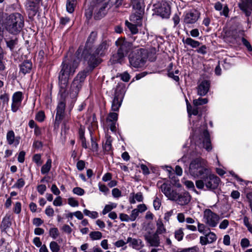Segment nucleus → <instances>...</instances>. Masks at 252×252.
I'll use <instances>...</instances> for the list:
<instances>
[{
    "label": "nucleus",
    "mask_w": 252,
    "mask_h": 252,
    "mask_svg": "<svg viewBox=\"0 0 252 252\" xmlns=\"http://www.w3.org/2000/svg\"><path fill=\"white\" fill-rule=\"evenodd\" d=\"M3 55L1 50H0V71H3L5 68L4 63L3 61Z\"/></svg>",
    "instance_id": "864d4df0"
},
{
    "label": "nucleus",
    "mask_w": 252,
    "mask_h": 252,
    "mask_svg": "<svg viewBox=\"0 0 252 252\" xmlns=\"http://www.w3.org/2000/svg\"><path fill=\"white\" fill-rule=\"evenodd\" d=\"M242 42L243 45H245L247 47V48L249 51H250V52L252 51V47L250 43L246 39L243 37L242 38Z\"/></svg>",
    "instance_id": "8fccbe9b"
},
{
    "label": "nucleus",
    "mask_w": 252,
    "mask_h": 252,
    "mask_svg": "<svg viewBox=\"0 0 252 252\" xmlns=\"http://www.w3.org/2000/svg\"><path fill=\"white\" fill-rule=\"evenodd\" d=\"M126 56L124 53L118 50L116 53L112 56L110 61L112 63H122Z\"/></svg>",
    "instance_id": "393cba45"
},
{
    "label": "nucleus",
    "mask_w": 252,
    "mask_h": 252,
    "mask_svg": "<svg viewBox=\"0 0 252 252\" xmlns=\"http://www.w3.org/2000/svg\"><path fill=\"white\" fill-rule=\"evenodd\" d=\"M228 224V220H224L220 222L219 225V227L220 229H224L227 227Z\"/></svg>",
    "instance_id": "680f3d73"
},
{
    "label": "nucleus",
    "mask_w": 252,
    "mask_h": 252,
    "mask_svg": "<svg viewBox=\"0 0 252 252\" xmlns=\"http://www.w3.org/2000/svg\"><path fill=\"white\" fill-rule=\"evenodd\" d=\"M123 97L124 95L122 93H119L117 91H116L111 105V110L112 111L115 112L119 110Z\"/></svg>",
    "instance_id": "4468645a"
},
{
    "label": "nucleus",
    "mask_w": 252,
    "mask_h": 252,
    "mask_svg": "<svg viewBox=\"0 0 252 252\" xmlns=\"http://www.w3.org/2000/svg\"><path fill=\"white\" fill-rule=\"evenodd\" d=\"M82 58L87 62L91 70L94 69L101 62V60L98 56L95 54L93 50H83L81 54Z\"/></svg>",
    "instance_id": "0eeeda50"
},
{
    "label": "nucleus",
    "mask_w": 252,
    "mask_h": 252,
    "mask_svg": "<svg viewBox=\"0 0 252 252\" xmlns=\"http://www.w3.org/2000/svg\"><path fill=\"white\" fill-rule=\"evenodd\" d=\"M126 243H129V247L137 250H140L144 246L141 239L132 238L130 237L127 238Z\"/></svg>",
    "instance_id": "6ab92c4d"
},
{
    "label": "nucleus",
    "mask_w": 252,
    "mask_h": 252,
    "mask_svg": "<svg viewBox=\"0 0 252 252\" xmlns=\"http://www.w3.org/2000/svg\"><path fill=\"white\" fill-rule=\"evenodd\" d=\"M112 194L113 196L115 198H118L122 196L121 190L117 188H114L112 189Z\"/></svg>",
    "instance_id": "de8ad7c7"
},
{
    "label": "nucleus",
    "mask_w": 252,
    "mask_h": 252,
    "mask_svg": "<svg viewBox=\"0 0 252 252\" xmlns=\"http://www.w3.org/2000/svg\"><path fill=\"white\" fill-rule=\"evenodd\" d=\"M23 95L21 92L15 93L12 96V101L21 103Z\"/></svg>",
    "instance_id": "f704fd0d"
},
{
    "label": "nucleus",
    "mask_w": 252,
    "mask_h": 252,
    "mask_svg": "<svg viewBox=\"0 0 252 252\" xmlns=\"http://www.w3.org/2000/svg\"><path fill=\"white\" fill-rule=\"evenodd\" d=\"M143 13L144 11L140 10L134 11V13L131 14L130 16V20L136 24H140Z\"/></svg>",
    "instance_id": "bb28decb"
},
{
    "label": "nucleus",
    "mask_w": 252,
    "mask_h": 252,
    "mask_svg": "<svg viewBox=\"0 0 252 252\" xmlns=\"http://www.w3.org/2000/svg\"><path fill=\"white\" fill-rule=\"evenodd\" d=\"M85 162L83 160H80L77 162L76 166L77 169L81 171L84 169L85 167Z\"/></svg>",
    "instance_id": "69168bd1"
},
{
    "label": "nucleus",
    "mask_w": 252,
    "mask_h": 252,
    "mask_svg": "<svg viewBox=\"0 0 252 252\" xmlns=\"http://www.w3.org/2000/svg\"><path fill=\"white\" fill-rule=\"evenodd\" d=\"M112 140L110 136H106V141L103 146V150L107 152H110L112 150Z\"/></svg>",
    "instance_id": "7c9ffc66"
},
{
    "label": "nucleus",
    "mask_w": 252,
    "mask_h": 252,
    "mask_svg": "<svg viewBox=\"0 0 252 252\" xmlns=\"http://www.w3.org/2000/svg\"><path fill=\"white\" fill-rule=\"evenodd\" d=\"M76 4V0H67L66 8L68 12L72 13L74 11V7Z\"/></svg>",
    "instance_id": "2f4dec72"
},
{
    "label": "nucleus",
    "mask_w": 252,
    "mask_h": 252,
    "mask_svg": "<svg viewBox=\"0 0 252 252\" xmlns=\"http://www.w3.org/2000/svg\"><path fill=\"white\" fill-rule=\"evenodd\" d=\"M199 17V14L197 11H191L186 14L184 22L187 24H192L197 21Z\"/></svg>",
    "instance_id": "aec40b11"
},
{
    "label": "nucleus",
    "mask_w": 252,
    "mask_h": 252,
    "mask_svg": "<svg viewBox=\"0 0 252 252\" xmlns=\"http://www.w3.org/2000/svg\"><path fill=\"white\" fill-rule=\"evenodd\" d=\"M0 99L2 101L3 106H4L5 105H8L9 97L7 94H3L1 95L0 96Z\"/></svg>",
    "instance_id": "09e8293b"
},
{
    "label": "nucleus",
    "mask_w": 252,
    "mask_h": 252,
    "mask_svg": "<svg viewBox=\"0 0 252 252\" xmlns=\"http://www.w3.org/2000/svg\"><path fill=\"white\" fill-rule=\"evenodd\" d=\"M50 249L52 252H58L60 250V246L55 241H52L50 244Z\"/></svg>",
    "instance_id": "37998d69"
},
{
    "label": "nucleus",
    "mask_w": 252,
    "mask_h": 252,
    "mask_svg": "<svg viewBox=\"0 0 252 252\" xmlns=\"http://www.w3.org/2000/svg\"><path fill=\"white\" fill-rule=\"evenodd\" d=\"M41 0H28L27 9L30 17H33L36 14L38 9V3Z\"/></svg>",
    "instance_id": "2eb2a0df"
},
{
    "label": "nucleus",
    "mask_w": 252,
    "mask_h": 252,
    "mask_svg": "<svg viewBox=\"0 0 252 252\" xmlns=\"http://www.w3.org/2000/svg\"><path fill=\"white\" fill-rule=\"evenodd\" d=\"M250 245V241L247 238H243L241 241V246L243 248H246L249 247Z\"/></svg>",
    "instance_id": "774afa93"
},
{
    "label": "nucleus",
    "mask_w": 252,
    "mask_h": 252,
    "mask_svg": "<svg viewBox=\"0 0 252 252\" xmlns=\"http://www.w3.org/2000/svg\"><path fill=\"white\" fill-rule=\"evenodd\" d=\"M184 233L183 229L182 228L176 230L174 233L175 238L178 241H180L183 239Z\"/></svg>",
    "instance_id": "4c0bfd02"
},
{
    "label": "nucleus",
    "mask_w": 252,
    "mask_h": 252,
    "mask_svg": "<svg viewBox=\"0 0 252 252\" xmlns=\"http://www.w3.org/2000/svg\"><path fill=\"white\" fill-rule=\"evenodd\" d=\"M171 200L175 201L177 204L183 206L188 204L190 201L191 196L188 192L185 191L177 193L176 191L174 195L172 197Z\"/></svg>",
    "instance_id": "9d476101"
},
{
    "label": "nucleus",
    "mask_w": 252,
    "mask_h": 252,
    "mask_svg": "<svg viewBox=\"0 0 252 252\" xmlns=\"http://www.w3.org/2000/svg\"><path fill=\"white\" fill-rule=\"evenodd\" d=\"M130 5L134 11H144V3L143 0H130Z\"/></svg>",
    "instance_id": "a878e982"
},
{
    "label": "nucleus",
    "mask_w": 252,
    "mask_h": 252,
    "mask_svg": "<svg viewBox=\"0 0 252 252\" xmlns=\"http://www.w3.org/2000/svg\"><path fill=\"white\" fill-rule=\"evenodd\" d=\"M6 43L7 46L10 48L11 50H12L16 45L17 44V39L15 38L14 39H11L9 40H6Z\"/></svg>",
    "instance_id": "79ce46f5"
},
{
    "label": "nucleus",
    "mask_w": 252,
    "mask_h": 252,
    "mask_svg": "<svg viewBox=\"0 0 252 252\" xmlns=\"http://www.w3.org/2000/svg\"><path fill=\"white\" fill-rule=\"evenodd\" d=\"M79 57L75 59L74 57H65L61 66L58 79L60 88L63 90L66 89L70 76H72L79 64Z\"/></svg>",
    "instance_id": "f03ea898"
},
{
    "label": "nucleus",
    "mask_w": 252,
    "mask_h": 252,
    "mask_svg": "<svg viewBox=\"0 0 252 252\" xmlns=\"http://www.w3.org/2000/svg\"><path fill=\"white\" fill-rule=\"evenodd\" d=\"M37 190L41 194H43L46 190V187L45 185H40L37 186Z\"/></svg>",
    "instance_id": "338daca9"
},
{
    "label": "nucleus",
    "mask_w": 252,
    "mask_h": 252,
    "mask_svg": "<svg viewBox=\"0 0 252 252\" xmlns=\"http://www.w3.org/2000/svg\"><path fill=\"white\" fill-rule=\"evenodd\" d=\"M21 211V203L17 202L15 203L13 208V211L17 214H19Z\"/></svg>",
    "instance_id": "13d9d810"
},
{
    "label": "nucleus",
    "mask_w": 252,
    "mask_h": 252,
    "mask_svg": "<svg viewBox=\"0 0 252 252\" xmlns=\"http://www.w3.org/2000/svg\"><path fill=\"white\" fill-rule=\"evenodd\" d=\"M139 210L137 209H134L132 211L131 214L130 215V221H134L136 220V218L139 215Z\"/></svg>",
    "instance_id": "49530a36"
},
{
    "label": "nucleus",
    "mask_w": 252,
    "mask_h": 252,
    "mask_svg": "<svg viewBox=\"0 0 252 252\" xmlns=\"http://www.w3.org/2000/svg\"><path fill=\"white\" fill-rule=\"evenodd\" d=\"M156 14L162 18H168L170 15V8L167 4H163L161 6L157 8Z\"/></svg>",
    "instance_id": "a211bd4d"
},
{
    "label": "nucleus",
    "mask_w": 252,
    "mask_h": 252,
    "mask_svg": "<svg viewBox=\"0 0 252 252\" xmlns=\"http://www.w3.org/2000/svg\"><path fill=\"white\" fill-rule=\"evenodd\" d=\"M90 238L93 240H99L102 237V233L99 231H92L90 233Z\"/></svg>",
    "instance_id": "58836bf2"
},
{
    "label": "nucleus",
    "mask_w": 252,
    "mask_h": 252,
    "mask_svg": "<svg viewBox=\"0 0 252 252\" xmlns=\"http://www.w3.org/2000/svg\"><path fill=\"white\" fill-rule=\"evenodd\" d=\"M120 219L122 221H130V217L126 214L121 213L120 215Z\"/></svg>",
    "instance_id": "0e129e2a"
},
{
    "label": "nucleus",
    "mask_w": 252,
    "mask_h": 252,
    "mask_svg": "<svg viewBox=\"0 0 252 252\" xmlns=\"http://www.w3.org/2000/svg\"><path fill=\"white\" fill-rule=\"evenodd\" d=\"M111 5L109 2L97 3L94 6V18L99 20L103 17L107 13Z\"/></svg>",
    "instance_id": "1a4fd4ad"
},
{
    "label": "nucleus",
    "mask_w": 252,
    "mask_h": 252,
    "mask_svg": "<svg viewBox=\"0 0 252 252\" xmlns=\"http://www.w3.org/2000/svg\"><path fill=\"white\" fill-rule=\"evenodd\" d=\"M21 103L12 101L11 104V110L13 112H16L20 107Z\"/></svg>",
    "instance_id": "4d7b16f0"
},
{
    "label": "nucleus",
    "mask_w": 252,
    "mask_h": 252,
    "mask_svg": "<svg viewBox=\"0 0 252 252\" xmlns=\"http://www.w3.org/2000/svg\"><path fill=\"white\" fill-rule=\"evenodd\" d=\"M160 189L161 191L170 200H172V196L174 195L176 191V190H172L170 185L166 183L163 184L161 186Z\"/></svg>",
    "instance_id": "5701e85b"
},
{
    "label": "nucleus",
    "mask_w": 252,
    "mask_h": 252,
    "mask_svg": "<svg viewBox=\"0 0 252 252\" xmlns=\"http://www.w3.org/2000/svg\"><path fill=\"white\" fill-rule=\"evenodd\" d=\"M73 192L74 194H77L78 195H82L84 194L85 191L84 190L79 187H76L73 189Z\"/></svg>",
    "instance_id": "603ef678"
},
{
    "label": "nucleus",
    "mask_w": 252,
    "mask_h": 252,
    "mask_svg": "<svg viewBox=\"0 0 252 252\" xmlns=\"http://www.w3.org/2000/svg\"><path fill=\"white\" fill-rule=\"evenodd\" d=\"M97 32H92L88 37L84 50H93V47L97 39Z\"/></svg>",
    "instance_id": "f3484780"
},
{
    "label": "nucleus",
    "mask_w": 252,
    "mask_h": 252,
    "mask_svg": "<svg viewBox=\"0 0 252 252\" xmlns=\"http://www.w3.org/2000/svg\"><path fill=\"white\" fill-rule=\"evenodd\" d=\"M220 182V179L209 170L200 179L196 181L195 185L198 189H203L205 187L212 190L218 188Z\"/></svg>",
    "instance_id": "20e7f679"
},
{
    "label": "nucleus",
    "mask_w": 252,
    "mask_h": 252,
    "mask_svg": "<svg viewBox=\"0 0 252 252\" xmlns=\"http://www.w3.org/2000/svg\"><path fill=\"white\" fill-rule=\"evenodd\" d=\"M116 207V205L114 204L105 205L104 208L102 211V214L103 215L106 214L107 213L110 212L113 208H115Z\"/></svg>",
    "instance_id": "a18cd8bd"
},
{
    "label": "nucleus",
    "mask_w": 252,
    "mask_h": 252,
    "mask_svg": "<svg viewBox=\"0 0 252 252\" xmlns=\"http://www.w3.org/2000/svg\"><path fill=\"white\" fill-rule=\"evenodd\" d=\"M49 234L50 236H51L54 239H56L59 235V231L58 228L55 227L50 228Z\"/></svg>",
    "instance_id": "c03bdc74"
},
{
    "label": "nucleus",
    "mask_w": 252,
    "mask_h": 252,
    "mask_svg": "<svg viewBox=\"0 0 252 252\" xmlns=\"http://www.w3.org/2000/svg\"><path fill=\"white\" fill-rule=\"evenodd\" d=\"M87 72L83 70L79 72L74 78L71 84L69 92H66V89L63 90L60 88L62 100L59 103L57 107V113L55 118L56 121H61L64 114L65 103L67 101L73 103L78 95V94L82 88L85 78L87 76Z\"/></svg>",
    "instance_id": "f257e3e1"
},
{
    "label": "nucleus",
    "mask_w": 252,
    "mask_h": 252,
    "mask_svg": "<svg viewBox=\"0 0 252 252\" xmlns=\"http://www.w3.org/2000/svg\"><path fill=\"white\" fill-rule=\"evenodd\" d=\"M25 181L22 178L19 179L15 184L16 188L20 189L25 185Z\"/></svg>",
    "instance_id": "052dcab7"
},
{
    "label": "nucleus",
    "mask_w": 252,
    "mask_h": 252,
    "mask_svg": "<svg viewBox=\"0 0 252 252\" xmlns=\"http://www.w3.org/2000/svg\"><path fill=\"white\" fill-rule=\"evenodd\" d=\"M24 25L23 17L18 13L10 14L4 23L5 29L10 33L16 34L22 29Z\"/></svg>",
    "instance_id": "7ed1b4c3"
},
{
    "label": "nucleus",
    "mask_w": 252,
    "mask_h": 252,
    "mask_svg": "<svg viewBox=\"0 0 252 252\" xmlns=\"http://www.w3.org/2000/svg\"><path fill=\"white\" fill-rule=\"evenodd\" d=\"M94 10V7H89L88 9H87L85 11V15L88 19H90L93 15Z\"/></svg>",
    "instance_id": "5fc2aeb1"
},
{
    "label": "nucleus",
    "mask_w": 252,
    "mask_h": 252,
    "mask_svg": "<svg viewBox=\"0 0 252 252\" xmlns=\"http://www.w3.org/2000/svg\"><path fill=\"white\" fill-rule=\"evenodd\" d=\"M205 165V161L201 158L192 160L189 164V174L194 178L200 179L209 170Z\"/></svg>",
    "instance_id": "423d86ee"
},
{
    "label": "nucleus",
    "mask_w": 252,
    "mask_h": 252,
    "mask_svg": "<svg viewBox=\"0 0 252 252\" xmlns=\"http://www.w3.org/2000/svg\"><path fill=\"white\" fill-rule=\"evenodd\" d=\"M203 219L205 223L209 226L214 227L218 224L220 217L219 215L213 212L210 209H206L204 212Z\"/></svg>",
    "instance_id": "6e6552de"
},
{
    "label": "nucleus",
    "mask_w": 252,
    "mask_h": 252,
    "mask_svg": "<svg viewBox=\"0 0 252 252\" xmlns=\"http://www.w3.org/2000/svg\"><path fill=\"white\" fill-rule=\"evenodd\" d=\"M118 115L115 112H111L108 114L107 118V122H117Z\"/></svg>",
    "instance_id": "a19ab883"
},
{
    "label": "nucleus",
    "mask_w": 252,
    "mask_h": 252,
    "mask_svg": "<svg viewBox=\"0 0 252 252\" xmlns=\"http://www.w3.org/2000/svg\"><path fill=\"white\" fill-rule=\"evenodd\" d=\"M33 161H34L38 165L42 164L41 161V156L39 154H35L33 157Z\"/></svg>",
    "instance_id": "bf43d9fd"
},
{
    "label": "nucleus",
    "mask_w": 252,
    "mask_h": 252,
    "mask_svg": "<svg viewBox=\"0 0 252 252\" xmlns=\"http://www.w3.org/2000/svg\"><path fill=\"white\" fill-rule=\"evenodd\" d=\"M182 41L184 44L189 45L192 48H196L200 44L199 42L194 40L190 37H188L186 39L183 38Z\"/></svg>",
    "instance_id": "c85d7f7f"
},
{
    "label": "nucleus",
    "mask_w": 252,
    "mask_h": 252,
    "mask_svg": "<svg viewBox=\"0 0 252 252\" xmlns=\"http://www.w3.org/2000/svg\"><path fill=\"white\" fill-rule=\"evenodd\" d=\"M144 237L150 246L158 247L159 246L160 239L157 233L148 232L144 235Z\"/></svg>",
    "instance_id": "f8f14e48"
},
{
    "label": "nucleus",
    "mask_w": 252,
    "mask_h": 252,
    "mask_svg": "<svg viewBox=\"0 0 252 252\" xmlns=\"http://www.w3.org/2000/svg\"><path fill=\"white\" fill-rule=\"evenodd\" d=\"M208 100L207 98H202L200 97L198 99H194L193 101V103L194 106H197L199 105H202L206 104L208 102Z\"/></svg>",
    "instance_id": "c9c22d12"
},
{
    "label": "nucleus",
    "mask_w": 252,
    "mask_h": 252,
    "mask_svg": "<svg viewBox=\"0 0 252 252\" xmlns=\"http://www.w3.org/2000/svg\"><path fill=\"white\" fill-rule=\"evenodd\" d=\"M6 139L9 145L14 144L16 146L19 143V140L17 138L15 139V134L13 130L9 131L6 135Z\"/></svg>",
    "instance_id": "cd10ccee"
},
{
    "label": "nucleus",
    "mask_w": 252,
    "mask_h": 252,
    "mask_svg": "<svg viewBox=\"0 0 252 252\" xmlns=\"http://www.w3.org/2000/svg\"><path fill=\"white\" fill-rule=\"evenodd\" d=\"M52 160L49 158L47 160L46 163L41 167V172L42 174H45L49 172L51 168Z\"/></svg>",
    "instance_id": "473e14b6"
},
{
    "label": "nucleus",
    "mask_w": 252,
    "mask_h": 252,
    "mask_svg": "<svg viewBox=\"0 0 252 252\" xmlns=\"http://www.w3.org/2000/svg\"><path fill=\"white\" fill-rule=\"evenodd\" d=\"M32 67V63L30 61H25L20 65V72L26 74L30 72Z\"/></svg>",
    "instance_id": "b1692460"
},
{
    "label": "nucleus",
    "mask_w": 252,
    "mask_h": 252,
    "mask_svg": "<svg viewBox=\"0 0 252 252\" xmlns=\"http://www.w3.org/2000/svg\"><path fill=\"white\" fill-rule=\"evenodd\" d=\"M125 24L132 34H136L138 32V30L135 24L129 23L127 21H126Z\"/></svg>",
    "instance_id": "72a5a7b5"
},
{
    "label": "nucleus",
    "mask_w": 252,
    "mask_h": 252,
    "mask_svg": "<svg viewBox=\"0 0 252 252\" xmlns=\"http://www.w3.org/2000/svg\"><path fill=\"white\" fill-rule=\"evenodd\" d=\"M210 85L208 81H203L197 88V94L200 96L205 95L209 91Z\"/></svg>",
    "instance_id": "412c9836"
},
{
    "label": "nucleus",
    "mask_w": 252,
    "mask_h": 252,
    "mask_svg": "<svg viewBox=\"0 0 252 252\" xmlns=\"http://www.w3.org/2000/svg\"><path fill=\"white\" fill-rule=\"evenodd\" d=\"M148 58V51L143 48H138L132 51L128 56L130 65L135 68L143 67Z\"/></svg>",
    "instance_id": "39448f33"
},
{
    "label": "nucleus",
    "mask_w": 252,
    "mask_h": 252,
    "mask_svg": "<svg viewBox=\"0 0 252 252\" xmlns=\"http://www.w3.org/2000/svg\"><path fill=\"white\" fill-rule=\"evenodd\" d=\"M84 214L87 216L90 217L92 219H95L98 217V213L95 211H90L87 209H85L83 211Z\"/></svg>",
    "instance_id": "ea45409f"
},
{
    "label": "nucleus",
    "mask_w": 252,
    "mask_h": 252,
    "mask_svg": "<svg viewBox=\"0 0 252 252\" xmlns=\"http://www.w3.org/2000/svg\"><path fill=\"white\" fill-rule=\"evenodd\" d=\"M157 230L155 232L157 234H161L166 232V229L164 227V225L160 219H158L156 223Z\"/></svg>",
    "instance_id": "c756f323"
},
{
    "label": "nucleus",
    "mask_w": 252,
    "mask_h": 252,
    "mask_svg": "<svg viewBox=\"0 0 252 252\" xmlns=\"http://www.w3.org/2000/svg\"><path fill=\"white\" fill-rule=\"evenodd\" d=\"M207 238V241L208 244H211L215 242L217 239V236L216 234L212 232H210L208 234H205Z\"/></svg>",
    "instance_id": "e433bc0d"
},
{
    "label": "nucleus",
    "mask_w": 252,
    "mask_h": 252,
    "mask_svg": "<svg viewBox=\"0 0 252 252\" xmlns=\"http://www.w3.org/2000/svg\"><path fill=\"white\" fill-rule=\"evenodd\" d=\"M115 44L117 47H119L118 50L124 53L125 56H126L132 47V44L131 42L123 38H118L116 40Z\"/></svg>",
    "instance_id": "9b49d317"
},
{
    "label": "nucleus",
    "mask_w": 252,
    "mask_h": 252,
    "mask_svg": "<svg viewBox=\"0 0 252 252\" xmlns=\"http://www.w3.org/2000/svg\"><path fill=\"white\" fill-rule=\"evenodd\" d=\"M203 147L208 151L212 150V147L210 138V134L207 130H205L202 134Z\"/></svg>",
    "instance_id": "4be33fe9"
},
{
    "label": "nucleus",
    "mask_w": 252,
    "mask_h": 252,
    "mask_svg": "<svg viewBox=\"0 0 252 252\" xmlns=\"http://www.w3.org/2000/svg\"><path fill=\"white\" fill-rule=\"evenodd\" d=\"M36 120L40 122H43L45 118V115L43 111H39L36 114Z\"/></svg>",
    "instance_id": "3c124183"
},
{
    "label": "nucleus",
    "mask_w": 252,
    "mask_h": 252,
    "mask_svg": "<svg viewBox=\"0 0 252 252\" xmlns=\"http://www.w3.org/2000/svg\"><path fill=\"white\" fill-rule=\"evenodd\" d=\"M45 213L46 215L48 217H53L54 215V211L53 209L50 206L46 208L45 211Z\"/></svg>",
    "instance_id": "6e6d98bb"
},
{
    "label": "nucleus",
    "mask_w": 252,
    "mask_h": 252,
    "mask_svg": "<svg viewBox=\"0 0 252 252\" xmlns=\"http://www.w3.org/2000/svg\"><path fill=\"white\" fill-rule=\"evenodd\" d=\"M110 46L109 41L106 40L102 41L100 44L97 45L94 49L95 54L100 57L104 56L106 53Z\"/></svg>",
    "instance_id": "ddd939ff"
},
{
    "label": "nucleus",
    "mask_w": 252,
    "mask_h": 252,
    "mask_svg": "<svg viewBox=\"0 0 252 252\" xmlns=\"http://www.w3.org/2000/svg\"><path fill=\"white\" fill-rule=\"evenodd\" d=\"M238 5L246 16L250 15L252 11V0H240Z\"/></svg>",
    "instance_id": "dca6fc26"
},
{
    "label": "nucleus",
    "mask_w": 252,
    "mask_h": 252,
    "mask_svg": "<svg viewBox=\"0 0 252 252\" xmlns=\"http://www.w3.org/2000/svg\"><path fill=\"white\" fill-rule=\"evenodd\" d=\"M68 203L72 207H76L78 206V201L73 198H68Z\"/></svg>",
    "instance_id": "e2e57ef3"
}]
</instances>
